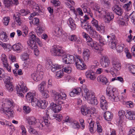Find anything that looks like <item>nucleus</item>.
<instances>
[{
    "mask_svg": "<svg viewBox=\"0 0 135 135\" xmlns=\"http://www.w3.org/2000/svg\"><path fill=\"white\" fill-rule=\"evenodd\" d=\"M99 45L102 46L104 45L108 44L112 49H115L116 45L118 41L116 38L115 36L112 34H110V35L107 36V38L105 39H99Z\"/></svg>",
    "mask_w": 135,
    "mask_h": 135,
    "instance_id": "nucleus-1",
    "label": "nucleus"
},
{
    "mask_svg": "<svg viewBox=\"0 0 135 135\" xmlns=\"http://www.w3.org/2000/svg\"><path fill=\"white\" fill-rule=\"evenodd\" d=\"M2 108L1 109V112L7 114L8 116L13 117L14 115L13 110L9 107L13 106V102L12 100L7 99H6L4 101L2 102Z\"/></svg>",
    "mask_w": 135,
    "mask_h": 135,
    "instance_id": "nucleus-2",
    "label": "nucleus"
},
{
    "mask_svg": "<svg viewBox=\"0 0 135 135\" xmlns=\"http://www.w3.org/2000/svg\"><path fill=\"white\" fill-rule=\"evenodd\" d=\"M35 93H27L26 97L27 99L31 100L32 104L33 106H37L41 109H45L48 103L45 100H39L35 98Z\"/></svg>",
    "mask_w": 135,
    "mask_h": 135,
    "instance_id": "nucleus-3",
    "label": "nucleus"
},
{
    "mask_svg": "<svg viewBox=\"0 0 135 135\" xmlns=\"http://www.w3.org/2000/svg\"><path fill=\"white\" fill-rule=\"evenodd\" d=\"M30 38L27 41V44L28 45L30 46V48L31 49H33L32 46L33 44H36V42L40 46H42V44L39 38H36L35 35L32 34V32L30 33Z\"/></svg>",
    "mask_w": 135,
    "mask_h": 135,
    "instance_id": "nucleus-4",
    "label": "nucleus"
},
{
    "mask_svg": "<svg viewBox=\"0 0 135 135\" xmlns=\"http://www.w3.org/2000/svg\"><path fill=\"white\" fill-rule=\"evenodd\" d=\"M3 79V80L6 84L5 86L8 90L9 92H11L13 90V86L12 85V83L11 82V79L9 76H6L1 77V78Z\"/></svg>",
    "mask_w": 135,
    "mask_h": 135,
    "instance_id": "nucleus-5",
    "label": "nucleus"
},
{
    "mask_svg": "<svg viewBox=\"0 0 135 135\" xmlns=\"http://www.w3.org/2000/svg\"><path fill=\"white\" fill-rule=\"evenodd\" d=\"M51 52L52 55L55 56H60L62 57L65 54V52L61 50V47L56 46L51 49Z\"/></svg>",
    "mask_w": 135,
    "mask_h": 135,
    "instance_id": "nucleus-6",
    "label": "nucleus"
},
{
    "mask_svg": "<svg viewBox=\"0 0 135 135\" xmlns=\"http://www.w3.org/2000/svg\"><path fill=\"white\" fill-rule=\"evenodd\" d=\"M62 62L66 64L73 63L74 62V57L72 55L65 54L62 57Z\"/></svg>",
    "mask_w": 135,
    "mask_h": 135,
    "instance_id": "nucleus-7",
    "label": "nucleus"
},
{
    "mask_svg": "<svg viewBox=\"0 0 135 135\" xmlns=\"http://www.w3.org/2000/svg\"><path fill=\"white\" fill-rule=\"evenodd\" d=\"M41 65H39L38 66L37 69V72L36 73H33L32 74V78L35 81H40L41 80L42 78V74L41 75H39V72L41 71Z\"/></svg>",
    "mask_w": 135,
    "mask_h": 135,
    "instance_id": "nucleus-8",
    "label": "nucleus"
},
{
    "mask_svg": "<svg viewBox=\"0 0 135 135\" xmlns=\"http://www.w3.org/2000/svg\"><path fill=\"white\" fill-rule=\"evenodd\" d=\"M75 64L78 69L83 70L86 68V66L84 63V62L81 59L76 58L75 59Z\"/></svg>",
    "mask_w": 135,
    "mask_h": 135,
    "instance_id": "nucleus-9",
    "label": "nucleus"
},
{
    "mask_svg": "<svg viewBox=\"0 0 135 135\" xmlns=\"http://www.w3.org/2000/svg\"><path fill=\"white\" fill-rule=\"evenodd\" d=\"M1 60L3 62V66L6 68L8 71H11V68L10 66H9V65L7 61L6 56L4 54H2L1 55Z\"/></svg>",
    "mask_w": 135,
    "mask_h": 135,
    "instance_id": "nucleus-10",
    "label": "nucleus"
},
{
    "mask_svg": "<svg viewBox=\"0 0 135 135\" xmlns=\"http://www.w3.org/2000/svg\"><path fill=\"white\" fill-rule=\"evenodd\" d=\"M100 106L101 108L103 110H107L108 108V103L105 99L104 96L102 97L100 100Z\"/></svg>",
    "mask_w": 135,
    "mask_h": 135,
    "instance_id": "nucleus-11",
    "label": "nucleus"
},
{
    "mask_svg": "<svg viewBox=\"0 0 135 135\" xmlns=\"http://www.w3.org/2000/svg\"><path fill=\"white\" fill-rule=\"evenodd\" d=\"M58 104V105H57L53 102L51 103L50 104V108L55 113L58 112L61 110V104Z\"/></svg>",
    "mask_w": 135,
    "mask_h": 135,
    "instance_id": "nucleus-12",
    "label": "nucleus"
},
{
    "mask_svg": "<svg viewBox=\"0 0 135 135\" xmlns=\"http://www.w3.org/2000/svg\"><path fill=\"white\" fill-rule=\"evenodd\" d=\"M83 37L86 39V41L87 42V44L89 46L93 47L96 43H94L92 38L90 37L88 35L85 33H84V34L83 35Z\"/></svg>",
    "mask_w": 135,
    "mask_h": 135,
    "instance_id": "nucleus-13",
    "label": "nucleus"
},
{
    "mask_svg": "<svg viewBox=\"0 0 135 135\" xmlns=\"http://www.w3.org/2000/svg\"><path fill=\"white\" fill-rule=\"evenodd\" d=\"M112 9L117 15L120 16L123 14V10L117 4H115L113 7Z\"/></svg>",
    "mask_w": 135,
    "mask_h": 135,
    "instance_id": "nucleus-14",
    "label": "nucleus"
},
{
    "mask_svg": "<svg viewBox=\"0 0 135 135\" xmlns=\"http://www.w3.org/2000/svg\"><path fill=\"white\" fill-rule=\"evenodd\" d=\"M61 93H54L52 96L54 100L58 104H63V102L61 100Z\"/></svg>",
    "mask_w": 135,
    "mask_h": 135,
    "instance_id": "nucleus-15",
    "label": "nucleus"
},
{
    "mask_svg": "<svg viewBox=\"0 0 135 135\" xmlns=\"http://www.w3.org/2000/svg\"><path fill=\"white\" fill-rule=\"evenodd\" d=\"M81 111L82 114L84 115H88L90 113L89 108L86 105L81 107Z\"/></svg>",
    "mask_w": 135,
    "mask_h": 135,
    "instance_id": "nucleus-16",
    "label": "nucleus"
},
{
    "mask_svg": "<svg viewBox=\"0 0 135 135\" xmlns=\"http://www.w3.org/2000/svg\"><path fill=\"white\" fill-rule=\"evenodd\" d=\"M105 13L104 17V21L105 22L108 23L113 19L114 15L112 12H106Z\"/></svg>",
    "mask_w": 135,
    "mask_h": 135,
    "instance_id": "nucleus-17",
    "label": "nucleus"
},
{
    "mask_svg": "<svg viewBox=\"0 0 135 135\" xmlns=\"http://www.w3.org/2000/svg\"><path fill=\"white\" fill-rule=\"evenodd\" d=\"M126 118L130 120H135V112L129 110H126Z\"/></svg>",
    "mask_w": 135,
    "mask_h": 135,
    "instance_id": "nucleus-18",
    "label": "nucleus"
},
{
    "mask_svg": "<svg viewBox=\"0 0 135 135\" xmlns=\"http://www.w3.org/2000/svg\"><path fill=\"white\" fill-rule=\"evenodd\" d=\"M22 46L21 44L18 43L13 45L12 47V49L16 51L17 52H20L22 50Z\"/></svg>",
    "mask_w": 135,
    "mask_h": 135,
    "instance_id": "nucleus-19",
    "label": "nucleus"
},
{
    "mask_svg": "<svg viewBox=\"0 0 135 135\" xmlns=\"http://www.w3.org/2000/svg\"><path fill=\"white\" fill-rule=\"evenodd\" d=\"M98 81L102 82L103 85H108L109 84V82L107 80V78L104 76L100 75L97 78Z\"/></svg>",
    "mask_w": 135,
    "mask_h": 135,
    "instance_id": "nucleus-20",
    "label": "nucleus"
},
{
    "mask_svg": "<svg viewBox=\"0 0 135 135\" xmlns=\"http://www.w3.org/2000/svg\"><path fill=\"white\" fill-rule=\"evenodd\" d=\"M74 20L72 18L70 17L68 20L67 21V23L69 25L71 30H75L76 27V25L74 22Z\"/></svg>",
    "mask_w": 135,
    "mask_h": 135,
    "instance_id": "nucleus-21",
    "label": "nucleus"
},
{
    "mask_svg": "<svg viewBox=\"0 0 135 135\" xmlns=\"http://www.w3.org/2000/svg\"><path fill=\"white\" fill-rule=\"evenodd\" d=\"M112 63L113 67H115L118 70L120 69L121 64L118 60L114 59L113 60Z\"/></svg>",
    "mask_w": 135,
    "mask_h": 135,
    "instance_id": "nucleus-22",
    "label": "nucleus"
},
{
    "mask_svg": "<svg viewBox=\"0 0 135 135\" xmlns=\"http://www.w3.org/2000/svg\"><path fill=\"white\" fill-rule=\"evenodd\" d=\"M81 95L82 96L84 97L86 100L89 101L94 98L95 97L93 93H82Z\"/></svg>",
    "mask_w": 135,
    "mask_h": 135,
    "instance_id": "nucleus-23",
    "label": "nucleus"
},
{
    "mask_svg": "<svg viewBox=\"0 0 135 135\" xmlns=\"http://www.w3.org/2000/svg\"><path fill=\"white\" fill-rule=\"evenodd\" d=\"M104 62L102 64L101 63L102 66L104 68H106L109 66L110 64V61L107 57L103 56Z\"/></svg>",
    "mask_w": 135,
    "mask_h": 135,
    "instance_id": "nucleus-24",
    "label": "nucleus"
},
{
    "mask_svg": "<svg viewBox=\"0 0 135 135\" xmlns=\"http://www.w3.org/2000/svg\"><path fill=\"white\" fill-rule=\"evenodd\" d=\"M113 117V114L109 111H107L104 113V118L107 121L111 120L112 119Z\"/></svg>",
    "mask_w": 135,
    "mask_h": 135,
    "instance_id": "nucleus-25",
    "label": "nucleus"
},
{
    "mask_svg": "<svg viewBox=\"0 0 135 135\" xmlns=\"http://www.w3.org/2000/svg\"><path fill=\"white\" fill-rule=\"evenodd\" d=\"M90 52L88 49L84 50L83 52V55L84 58L85 60L88 61L90 57Z\"/></svg>",
    "mask_w": 135,
    "mask_h": 135,
    "instance_id": "nucleus-26",
    "label": "nucleus"
},
{
    "mask_svg": "<svg viewBox=\"0 0 135 135\" xmlns=\"http://www.w3.org/2000/svg\"><path fill=\"white\" fill-rule=\"evenodd\" d=\"M21 15H22L21 13L20 14L18 13H17L16 16H15V15L13 16V17L15 18L16 21L18 23V25L19 26L21 25L22 23L20 17Z\"/></svg>",
    "mask_w": 135,
    "mask_h": 135,
    "instance_id": "nucleus-27",
    "label": "nucleus"
},
{
    "mask_svg": "<svg viewBox=\"0 0 135 135\" xmlns=\"http://www.w3.org/2000/svg\"><path fill=\"white\" fill-rule=\"evenodd\" d=\"M85 75L87 78H89L92 80H94L96 78L94 75V73L90 72H87L85 73Z\"/></svg>",
    "mask_w": 135,
    "mask_h": 135,
    "instance_id": "nucleus-28",
    "label": "nucleus"
},
{
    "mask_svg": "<svg viewBox=\"0 0 135 135\" xmlns=\"http://www.w3.org/2000/svg\"><path fill=\"white\" fill-rule=\"evenodd\" d=\"M27 121L28 123L30 125H33L37 123L35 118L34 117H31V118H26Z\"/></svg>",
    "mask_w": 135,
    "mask_h": 135,
    "instance_id": "nucleus-29",
    "label": "nucleus"
},
{
    "mask_svg": "<svg viewBox=\"0 0 135 135\" xmlns=\"http://www.w3.org/2000/svg\"><path fill=\"white\" fill-rule=\"evenodd\" d=\"M93 38H97L98 37V34L96 31L93 28H92L88 33Z\"/></svg>",
    "mask_w": 135,
    "mask_h": 135,
    "instance_id": "nucleus-30",
    "label": "nucleus"
},
{
    "mask_svg": "<svg viewBox=\"0 0 135 135\" xmlns=\"http://www.w3.org/2000/svg\"><path fill=\"white\" fill-rule=\"evenodd\" d=\"M0 45L1 46H2L4 49L6 50L7 51H9L11 50L10 49L11 47L9 45L3 43L1 41Z\"/></svg>",
    "mask_w": 135,
    "mask_h": 135,
    "instance_id": "nucleus-31",
    "label": "nucleus"
},
{
    "mask_svg": "<svg viewBox=\"0 0 135 135\" xmlns=\"http://www.w3.org/2000/svg\"><path fill=\"white\" fill-rule=\"evenodd\" d=\"M117 23L119 25H124L125 24L124 22L123 21V16H120L118 17L117 19Z\"/></svg>",
    "mask_w": 135,
    "mask_h": 135,
    "instance_id": "nucleus-32",
    "label": "nucleus"
},
{
    "mask_svg": "<svg viewBox=\"0 0 135 135\" xmlns=\"http://www.w3.org/2000/svg\"><path fill=\"white\" fill-rule=\"evenodd\" d=\"M54 35L57 37H59L61 35L62 32L59 27H57L53 33Z\"/></svg>",
    "mask_w": 135,
    "mask_h": 135,
    "instance_id": "nucleus-33",
    "label": "nucleus"
},
{
    "mask_svg": "<svg viewBox=\"0 0 135 135\" xmlns=\"http://www.w3.org/2000/svg\"><path fill=\"white\" fill-rule=\"evenodd\" d=\"M4 3L6 7H9L12 6L13 2L11 0H4Z\"/></svg>",
    "mask_w": 135,
    "mask_h": 135,
    "instance_id": "nucleus-34",
    "label": "nucleus"
},
{
    "mask_svg": "<svg viewBox=\"0 0 135 135\" xmlns=\"http://www.w3.org/2000/svg\"><path fill=\"white\" fill-rule=\"evenodd\" d=\"M61 66V65H58L56 64L52 65L51 66V67L52 68L51 70L52 71L54 72L56 70L60 69Z\"/></svg>",
    "mask_w": 135,
    "mask_h": 135,
    "instance_id": "nucleus-35",
    "label": "nucleus"
},
{
    "mask_svg": "<svg viewBox=\"0 0 135 135\" xmlns=\"http://www.w3.org/2000/svg\"><path fill=\"white\" fill-rule=\"evenodd\" d=\"M2 32L1 34V40L3 42H6L7 39L6 33L3 32Z\"/></svg>",
    "mask_w": 135,
    "mask_h": 135,
    "instance_id": "nucleus-36",
    "label": "nucleus"
},
{
    "mask_svg": "<svg viewBox=\"0 0 135 135\" xmlns=\"http://www.w3.org/2000/svg\"><path fill=\"white\" fill-rule=\"evenodd\" d=\"M132 2L129 1V2L127 4H125L123 6V7L124 9L127 11H128L131 9V4Z\"/></svg>",
    "mask_w": 135,
    "mask_h": 135,
    "instance_id": "nucleus-37",
    "label": "nucleus"
},
{
    "mask_svg": "<svg viewBox=\"0 0 135 135\" xmlns=\"http://www.w3.org/2000/svg\"><path fill=\"white\" fill-rule=\"evenodd\" d=\"M37 33L38 35H40L41 33L43 32L44 31V29L40 26V25L37 26Z\"/></svg>",
    "mask_w": 135,
    "mask_h": 135,
    "instance_id": "nucleus-38",
    "label": "nucleus"
},
{
    "mask_svg": "<svg viewBox=\"0 0 135 135\" xmlns=\"http://www.w3.org/2000/svg\"><path fill=\"white\" fill-rule=\"evenodd\" d=\"M10 18L9 17H4L3 20V22L4 25L6 26L8 25L9 21Z\"/></svg>",
    "mask_w": 135,
    "mask_h": 135,
    "instance_id": "nucleus-39",
    "label": "nucleus"
},
{
    "mask_svg": "<svg viewBox=\"0 0 135 135\" xmlns=\"http://www.w3.org/2000/svg\"><path fill=\"white\" fill-rule=\"evenodd\" d=\"M107 94L109 96V98L110 99H113L115 101V100L117 99L118 96H115L113 93H107Z\"/></svg>",
    "mask_w": 135,
    "mask_h": 135,
    "instance_id": "nucleus-40",
    "label": "nucleus"
},
{
    "mask_svg": "<svg viewBox=\"0 0 135 135\" xmlns=\"http://www.w3.org/2000/svg\"><path fill=\"white\" fill-rule=\"evenodd\" d=\"M71 124L74 128L78 129L79 128L80 126L78 122L76 121H74L71 123Z\"/></svg>",
    "mask_w": 135,
    "mask_h": 135,
    "instance_id": "nucleus-41",
    "label": "nucleus"
},
{
    "mask_svg": "<svg viewBox=\"0 0 135 135\" xmlns=\"http://www.w3.org/2000/svg\"><path fill=\"white\" fill-rule=\"evenodd\" d=\"M89 103L92 104L97 105L98 104V102L97 98L94 97V98L90 101Z\"/></svg>",
    "mask_w": 135,
    "mask_h": 135,
    "instance_id": "nucleus-42",
    "label": "nucleus"
},
{
    "mask_svg": "<svg viewBox=\"0 0 135 135\" xmlns=\"http://www.w3.org/2000/svg\"><path fill=\"white\" fill-rule=\"evenodd\" d=\"M107 93H111L112 92L113 93L115 92H118L116 89L115 88H107L106 89Z\"/></svg>",
    "mask_w": 135,
    "mask_h": 135,
    "instance_id": "nucleus-43",
    "label": "nucleus"
},
{
    "mask_svg": "<svg viewBox=\"0 0 135 135\" xmlns=\"http://www.w3.org/2000/svg\"><path fill=\"white\" fill-rule=\"evenodd\" d=\"M56 78H60L62 77L63 75V72L61 70H60L56 72Z\"/></svg>",
    "mask_w": 135,
    "mask_h": 135,
    "instance_id": "nucleus-44",
    "label": "nucleus"
},
{
    "mask_svg": "<svg viewBox=\"0 0 135 135\" xmlns=\"http://www.w3.org/2000/svg\"><path fill=\"white\" fill-rule=\"evenodd\" d=\"M129 69L131 72L135 76V65H132L129 67Z\"/></svg>",
    "mask_w": 135,
    "mask_h": 135,
    "instance_id": "nucleus-45",
    "label": "nucleus"
},
{
    "mask_svg": "<svg viewBox=\"0 0 135 135\" xmlns=\"http://www.w3.org/2000/svg\"><path fill=\"white\" fill-rule=\"evenodd\" d=\"M29 55L27 53H24L22 55L21 59L23 61H25L28 59Z\"/></svg>",
    "mask_w": 135,
    "mask_h": 135,
    "instance_id": "nucleus-46",
    "label": "nucleus"
},
{
    "mask_svg": "<svg viewBox=\"0 0 135 135\" xmlns=\"http://www.w3.org/2000/svg\"><path fill=\"white\" fill-rule=\"evenodd\" d=\"M68 39L71 41H75L77 40V37L76 35H72L69 36Z\"/></svg>",
    "mask_w": 135,
    "mask_h": 135,
    "instance_id": "nucleus-47",
    "label": "nucleus"
},
{
    "mask_svg": "<svg viewBox=\"0 0 135 135\" xmlns=\"http://www.w3.org/2000/svg\"><path fill=\"white\" fill-rule=\"evenodd\" d=\"M92 28H93L91 26V25L86 23V26L83 29L86 30L88 33Z\"/></svg>",
    "mask_w": 135,
    "mask_h": 135,
    "instance_id": "nucleus-48",
    "label": "nucleus"
},
{
    "mask_svg": "<svg viewBox=\"0 0 135 135\" xmlns=\"http://www.w3.org/2000/svg\"><path fill=\"white\" fill-rule=\"evenodd\" d=\"M53 116L55 117V118H57L56 120H58L59 122L60 121L62 118V116L60 114H54V115Z\"/></svg>",
    "mask_w": 135,
    "mask_h": 135,
    "instance_id": "nucleus-49",
    "label": "nucleus"
},
{
    "mask_svg": "<svg viewBox=\"0 0 135 135\" xmlns=\"http://www.w3.org/2000/svg\"><path fill=\"white\" fill-rule=\"evenodd\" d=\"M81 90L80 88H78L76 89H74L70 93H80Z\"/></svg>",
    "mask_w": 135,
    "mask_h": 135,
    "instance_id": "nucleus-50",
    "label": "nucleus"
},
{
    "mask_svg": "<svg viewBox=\"0 0 135 135\" xmlns=\"http://www.w3.org/2000/svg\"><path fill=\"white\" fill-rule=\"evenodd\" d=\"M97 131L98 132H101L102 131V129L101 128L102 127L99 122H97Z\"/></svg>",
    "mask_w": 135,
    "mask_h": 135,
    "instance_id": "nucleus-51",
    "label": "nucleus"
},
{
    "mask_svg": "<svg viewBox=\"0 0 135 135\" xmlns=\"http://www.w3.org/2000/svg\"><path fill=\"white\" fill-rule=\"evenodd\" d=\"M123 47L120 45H118L116 47V50L118 52L120 53L123 51Z\"/></svg>",
    "mask_w": 135,
    "mask_h": 135,
    "instance_id": "nucleus-52",
    "label": "nucleus"
},
{
    "mask_svg": "<svg viewBox=\"0 0 135 135\" xmlns=\"http://www.w3.org/2000/svg\"><path fill=\"white\" fill-rule=\"evenodd\" d=\"M23 110L27 113H29L31 111V109L29 107L24 106L23 107Z\"/></svg>",
    "mask_w": 135,
    "mask_h": 135,
    "instance_id": "nucleus-53",
    "label": "nucleus"
},
{
    "mask_svg": "<svg viewBox=\"0 0 135 135\" xmlns=\"http://www.w3.org/2000/svg\"><path fill=\"white\" fill-rule=\"evenodd\" d=\"M53 4L55 6H58L60 4V2L58 0H52V1H51Z\"/></svg>",
    "mask_w": 135,
    "mask_h": 135,
    "instance_id": "nucleus-54",
    "label": "nucleus"
},
{
    "mask_svg": "<svg viewBox=\"0 0 135 135\" xmlns=\"http://www.w3.org/2000/svg\"><path fill=\"white\" fill-rule=\"evenodd\" d=\"M103 8H100V9H98L96 11H97L99 13V15H104V14L105 13H106V12H105L103 10Z\"/></svg>",
    "mask_w": 135,
    "mask_h": 135,
    "instance_id": "nucleus-55",
    "label": "nucleus"
},
{
    "mask_svg": "<svg viewBox=\"0 0 135 135\" xmlns=\"http://www.w3.org/2000/svg\"><path fill=\"white\" fill-rule=\"evenodd\" d=\"M33 21L34 22V25L37 26L39 25V20L38 18L36 17H35L33 19Z\"/></svg>",
    "mask_w": 135,
    "mask_h": 135,
    "instance_id": "nucleus-56",
    "label": "nucleus"
},
{
    "mask_svg": "<svg viewBox=\"0 0 135 135\" xmlns=\"http://www.w3.org/2000/svg\"><path fill=\"white\" fill-rule=\"evenodd\" d=\"M127 107L132 108L133 107V103L131 101H128L126 103Z\"/></svg>",
    "mask_w": 135,
    "mask_h": 135,
    "instance_id": "nucleus-57",
    "label": "nucleus"
},
{
    "mask_svg": "<svg viewBox=\"0 0 135 135\" xmlns=\"http://www.w3.org/2000/svg\"><path fill=\"white\" fill-rule=\"evenodd\" d=\"M125 52L126 54V56L128 59H131L132 56L130 53L129 52L128 50H125Z\"/></svg>",
    "mask_w": 135,
    "mask_h": 135,
    "instance_id": "nucleus-58",
    "label": "nucleus"
},
{
    "mask_svg": "<svg viewBox=\"0 0 135 135\" xmlns=\"http://www.w3.org/2000/svg\"><path fill=\"white\" fill-rule=\"evenodd\" d=\"M91 23L96 27H98V21L97 20L94 19L91 21Z\"/></svg>",
    "mask_w": 135,
    "mask_h": 135,
    "instance_id": "nucleus-59",
    "label": "nucleus"
},
{
    "mask_svg": "<svg viewBox=\"0 0 135 135\" xmlns=\"http://www.w3.org/2000/svg\"><path fill=\"white\" fill-rule=\"evenodd\" d=\"M118 70L115 68V67L113 66V67H112L110 68V70L109 71V72L110 73L112 74H113L114 71H116V72Z\"/></svg>",
    "mask_w": 135,
    "mask_h": 135,
    "instance_id": "nucleus-60",
    "label": "nucleus"
},
{
    "mask_svg": "<svg viewBox=\"0 0 135 135\" xmlns=\"http://www.w3.org/2000/svg\"><path fill=\"white\" fill-rule=\"evenodd\" d=\"M130 135H135V127H133L129 131Z\"/></svg>",
    "mask_w": 135,
    "mask_h": 135,
    "instance_id": "nucleus-61",
    "label": "nucleus"
},
{
    "mask_svg": "<svg viewBox=\"0 0 135 135\" xmlns=\"http://www.w3.org/2000/svg\"><path fill=\"white\" fill-rule=\"evenodd\" d=\"M16 90L17 92H18L20 93L22 92V86L20 85L17 86L16 87Z\"/></svg>",
    "mask_w": 135,
    "mask_h": 135,
    "instance_id": "nucleus-62",
    "label": "nucleus"
},
{
    "mask_svg": "<svg viewBox=\"0 0 135 135\" xmlns=\"http://www.w3.org/2000/svg\"><path fill=\"white\" fill-rule=\"evenodd\" d=\"M29 132L31 133H37V131L35 129L32 128L30 126L29 129Z\"/></svg>",
    "mask_w": 135,
    "mask_h": 135,
    "instance_id": "nucleus-63",
    "label": "nucleus"
},
{
    "mask_svg": "<svg viewBox=\"0 0 135 135\" xmlns=\"http://www.w3.org/2000/svg\"><path fill=\"white\" fill-rule=\"evenodd\" d=\"M21 12L22 16H26L30 13L28 11H26L24 9L21 11Z\"/></svg>",
    "mask_w": 135,
    "mask_h": 135,
    "instance_id": "nucleus-64",
    "label": "nucleus"
}]
</instances>
